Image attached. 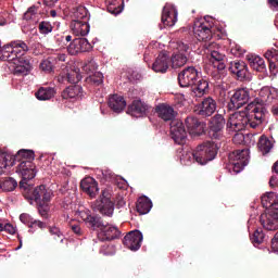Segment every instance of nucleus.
Listing matches in <instances>:
<instances>
[{"label": "nucleus", "instance_id": "obj_45", "mask_svg": "<svg viewBox=\"0 0 278 278\" xmlns=\"http://www.w3.org/2000/svg\"><path fill=\"white\" fill-rule=\"evenodd\" d=\"M17 185L18 182L15 178H4V180H2V191H14Z\"/></svg>", "mask_w": 278, "mask_h": 278}, {"label": "nucleus", "instance_id": "obj_30", "mask_svg": "<svg viewBox=\"0 0 278 278\" xmlns=\"http://www.w3.org/2000/svg\"><path fill=\"white\" fill-rule=\"evenodd\" d=\"M208 80L202 78L201 73L199 72V78L195 80V85L192 90L193 97L201 98L204 96V93H206V91H208Z\"/></svg>", "mask_w": 278, "mask_h": 278}, {"label": "nucleus", "instance_id": "obj_11", "mask_svg": "<svg viewBox=\"0 0 278 278\" xmlns=\"http://www.w3.org/2000/svg\"><path fill=\"white\" fill-rule=\"evenodd\" d=\"M260 224L266 231H278V208H269L262 213Z\"/></svg>", "mask_w": 278, "mask_h": 278}, {"label": "nucleus", "instance_id": "obj_15", "mask_svg": "<svg viewBox=\"0 0 278 278\" xmlns=\"http://www.w3.org/2000/svg\"><path fill=\"white\" fill-rule=\"evenodd\" d=\"M177 49L178 52H175L172 59H169L172 67L174 70H178V67H184V65L188 63L187 51H189L190 46L188 45V42H184L182 40H180L179 42H177Z\"/></svg>", "mask_w": 278, "mask_h": 278}, {"label": "nucleus", "instance_id": "obj_21", "mask_svg": "<svg viewBox=\"0 0 278 278\" xmlns=\"http://www.w3.org/2000/svg\"><path fill=\"white\" fill-rule=\"evenodd\" d=\"M185 125L191 136H201L204 134L206 128V123L199 121L197 116H187L185 119Z\"/></svg>", "mask_w": 278, "mask_h": 278}, {"label": "nucleus", "instance_id": "obj_27", "mask_svg": "<svg viewBox=\"0 0 278 278\" xmlns=\"http://www.w3.org/2000/svg\"><path fill=\"white\" fill-rule=\"evenodd\" d=\"M210 62L212 63L213 67H216L219 74H225V70L227 67V59L225 54H220V52L213 50V52H211Z\"/></svg>", "mask_w": 278, "mask_h": 278}, {"label": "nucleus", "instance_id": "obj_3", "mask_svg": "<svg viewBox=\"0 0 278 278\" xmlns=\"http://www.w3.org/2000/svg\"><path fill=\"white\" fill-rule=\"evenodd\" d=\"M80 78H81V76H80L79 72H77L76 70H71V71L67 70L66 72H62L58 76L59 83H71L72 84L68 87H66L65 89H63L62 98H64V99L83 98L84 89H83L81 85L77 84V83H79Z\"/></svg>", "mask_w": 278, "mask_h": 278}, {"label": "nucleus", "instance_id": "obj_16", "mask_svg": "<svg viewBox=\"0 0 278 278\" xmlns=\"http://www.w3.org/2000/svg\"><path fill=\"white\" fill-rule=\"evenodd\" d=\"M226 121L222 114H216L211 118L208 136L213 140H220L224 136Z\"/></svg>", "mask_w": 278, "mask_h": 278}, {"label": "nucleus", "instance_id": "obj_41", "mask_svg": "<svg viewBox=\"0 0 278 278\" xmlns=\"http://www.w3.org/2000/svg\"><path fill=\"white\" fill-rule=\"evenodd\" d=\"M54 66H55V56H49L48 59H46V61H42L40 63V70L48 73L53 72Z\"/></svg>", "mask_w": 278, "mask_h": 278}, {"label": "nucleus", "instance_id": "obj_12", "mask_svg": "<svg viewBox=\"0 0 278 278\" xmlns=\"http://www.w3.org/2000/svg\"><path fill=\"white\" fill-rule=\"evenodd\" d=\"M251 96L249 89L244 87L236 89L230 96V102L228 103L229 110H240L243 105H247Z\"/></svg>", "mask_w": 278, "mask_h": 278}, {"label": "nucleus", "instance_id": "obj_42", "mask_svg": "<svg viewBox=\"0 0 278 278\" xmlns=\"http://www.w3.org/2000/svg\"><path fill=\"white\" fill-rule=\"evenodd\" d=\"M265 59H267L269 67H276L278 63V50H267L265 52Z\"/></svg>", "mask_w": 278, "mask_h": 278}, {"label": "nucleus", "instance_id": "obj_63", "mask_svg": "<svg viewBox=\"0 0 278 278\" xmlns=\"http://www.w3.org/2000/svg\"><path fill=\"white\" fill-rule=\"evenodd\" d=\"M7 21L3 16V14H0V25H5Z\"/></svg>", "mask_w": 278, "mask_h": 278}, {"label": "nucleus", "instance_id": "obj_24", "mask_svg": "<svg viewBox=\"0 0 278 278\" xmlns=\"http://www.w3.org/2000/svg\"><path fill=\"white\" fill-rule=\"evenodd\" d=\"M229 72L236 74L238 80H245L249 74V67L244 61H231Z\"/></svg>", "mask_w": 278, "mask_h": 278}, {"label": "nucleus", "instance_id": "obj_29", "mask_svg": "<svg viewBox=\"0 0 278 278\" xmlns=\"http://www.w3.org/2000/svg\"><path fill=\"white\" fill-rule=\"evenodd\" d=\"M80 189L90 195V198H96L97 193L99 192L98 182L92 177L84 178L80 181Z\"/></svg>", "mask_w": 278, "mask_h": 278}, {"label": "nucleus", "instance_id": "obj_59", "mask_svg": "<svg viewBox=\"0 0 278 278\" xmlns=\"http://www.w3.org/2000/svg\"><path fill=\"white\" fill-rule=\"evenodd\" d=\"M103 176L106 180H111L114 174H112V172H103Z\"/></svg>", "mask_w": 278, "mask_h": 278}, {"label": "nucleus", "instance_id": "obj_34", "mask_svg": "<svg viewBox=\"0 0 278 278\" xmlns=\"http://www.w3.org/2000/svg\"><path fill=\"white\" fill-rule=\"evenodd\" d=\"M249 65L252 67V70H255L256 72H265L266 70V63L264 59L261 56H256L255 54H251L248 56Z\"/></svg>", "mask_w": 278, "mask_h": 278}, {"label": "nucleus", "instance_id": "obj_61", "mask_svg": "<svg viewBox=\"0 0 278 278\" xmlns=\"http://www.w3.org/2000/svg\"><path fill=\"white\" fill-rule=\"evenodd\" d=\"M59 0H45L46 5L52 7L55 5V3H58Z\"/></svg>", "mask_w": 278, "mask_h": 278}, {"label": "nucleus", "instance_id": "obj_52", "mask_svg": "<svg viewBox=\"0 0 278 278\" xmlns=\"http://www.w3.org/2000/svg\"><path fill=\"white\" fill-rule=\"evenodd\" d=\"M231 53H233L235 56H243V53H245V50H243L240 45H236V47H232Z\"/></svg>", "mask_w": 278, "mask_h": 278}, {"label": "nucleus", "instance_id": "obj_44", "mask_svg": "<svg viewBox=\"0 0 278 278\" xmlns=\"http://www.w3.org/2000/svg\"><path fill=\"white\" fill-rule=\"evenodd\" d=\"M123 3H124V0H121V3H117L116 4V1H109V4H108V12H110V14H114V15H117V14H121V12H123Z\"/></svg>", "mask_w": 278, "mask_h": 278}, {"label": "nucleus", "instance_id": "obj_26", "mask_svg": "<svg viewBox=\"0 0 278 278\" xmlns=\"http://www.w3.org/2000/svg\"><path fill=\"white\" fill-rule=\"evenodd\" d=\"M170 56L166 54V52H160L159 56L152 64V70L154 72H160L161 74H165L169 70Z\"/></svg>", "mask_w": 278, "mask_h": 278}, {"label": "nucleus", "instance_id": "obj_13", "mask_svg": "<svg viewBox=\"0 0 278 278\" xmlns=\"http://www.w3.org/2000/svg\"><path fill=\"white\" fill-rule=\"evenodd\" d=\"M96 208L102 215L112 216L115 211V203L111 199V193L108 189H104L100 195V199L96 202Z\"/></svg>", "mask_w": 278, "mask_h": 278}, {"label": "nucleus", "instance_id": "obj_58", "mask_svg": "<svg viewBox=\"0 0 278 278\" xmlns=\"http://www.w3.org/2000/svg\"><path fill=\"white\" fill-rule=\"evenodd\" d=\"M271 113L274 114V116H278V102H275V104H273Z\"/></svg>", "mask_w": 278, "mask_h": 278}, {"label": "nucleus", "instance_id": "obj_38", "mask_svg": "<svg viewBox=\"0 0 278 278\" xmlns=\"http://www.w3.org/2000/svg\"><path fill=\"white\" fill-rule=\"evenodd\" d=\"M12 157L5 151H0V174H4L8 167L12 166Z\"/></svg>", "mask_w": 278, "mask_h": 278}, {"label": "nucleus", "instance_id": "obj_31", "mask_svg": "<svg viewBox=\"0 0 278 278\" xmlns=\"http://www.w3.org/2000/svg\"><path fill=\"white\" fill-rule=\"evenodd\" d=\"M262 204L265 207V211L269 208H278V193L270 191L269 193H265L262 195Z\"/></svg>", "mask_w": 278, "mask_h": 278}, {"label": "nucleus", "instance_id": "obj_56", "mask_svg": "<svg viewBox=\"0 0 278 278\" xmlns=\"http://www.w3.org/2000/svg\"><path fill=\"white\" fill-rule=\"evenodd\" d=\"M5 231H8L9 233H15L16 229L15 227H13V225L7 224L4 227Z\"/></svg>", "mask_w": 278, "mask_h": 278}, {"label": "nucleus", "instance_id": "obj_23", "mask_svg": "<svg viewBox=\"0 0 278 278\" xmlns=\"http://www.w3.org/2000/svg\"><path fill=\"white\" fill-rule=\"evenodd\" d=\"M143 236L141 231H129L123 240V244L130 249V251H138L141 247Z\"/></svg>", "mask_w": 278, "mask_h": 278}, {"label": "nucleus", "instance_id": "obj_53", "mask_svg": "<svg viewBox=\"0 0 278 278\" xmlns=\"http://www.w3.org/2000/svg\"><path fill=\"white\" fill-rule=\"evenodd\" d=\"M39 227V229H46L47 225L46 223H42L41 219H34L33 217V228Z\"/></svg>", "mask_w": 278, "mask_h": 278}, {"label": "nucleus", "instance_id": "obj_62", "mask_svg": "<svg viewBox=\"0 0 278 278\" xmlns=\"http://www.w3.org/2000/svg\"><path fill=\"white\" fill-rule=\"evenodd\" d=\"M273 172H275L276 174H278V161H276V163H274V165H273Z\"/></svg>", "mask_w": 278, "mask_h": 278}, {"label": "nucleus", "instance_id": "obj_8", "mask_svg": "<svg viewBox=\"0 0 278 278\" xmlns=\"http://www.w3.org/2000/svg\"><path fill=\"white\" fill-rule=\"evenodd\" d=\"M97 231L98 238L101 242H106L111 240H116L121 238L122 232L118 227H114L113 225H109L103 222V217L101 215H97Z\"/></svg>", "mask_w": 278, "mask_h": 278}, {"label": "nucleus", "instance_id": "obj_64", "mask_svg": "<svg viewBox=\"0 0 278 278\" xmlns=\"http://www.w3.org/2000/svg\"><path fill=\"white\" fill-rule=\"evenodd\" d=\"M50 16H52L53 18H55V16H58L56 10H50Z\"/></svg>", "mask_w": 278, "mask_h": 278}, {"label": "nucleus", "instance_id": "obj_54", "mask_svg": "<svg viewBox=\"0 0 278 278\" xmlns=\"http://www.w3.org/2000/svg\"><path fill=\"white\" fill-rule=\"evenodd\" d=\"M271 249L275 252H278V231L275 233L274 238L271 239Z\"/></svg>", "mask_w": 278, "mask_h": 278}, {"label": "nucleus", "instance_id": "obj_28", "mask_svg": "<svg viewBox=\"0 0 278 278\" xmlns=\"http://www.w3.org/2000/svg\"><path fill=\"white\" fill-rule=\"evenodd\" d=\"M127 102L124 96H119L118 93H113L109 98V108L116 114H121L125 110Z\"/></svg>", "mask_w": 278, "mask_h": 278}, {"label": "nucleus", "instance_id": "obj_4", "mask_svg": "<svg viewBox=\"0 0 278 278\" xmlns=\"http://www.w3.org/2000/svg\"><path fill=\"white\" fill-rule=\"evenodd\" d=\"M52 195V189L46 187V185H39L31 191L30 200H35L37 208L42 218H48L49 202H51Z\"/></svg>", "mask_w": 278, "mask_h": 278}, {"label": "nucleus", "instance_id": "obj_6", "mask_svg": "<svg viewBox=\"0 0 278 278\" xmlns=\"http://www.w3.org/2000/svg\"><path fill=\"white\" fill-rule=\"evenodd\" d=\"M17 174H21L22 180L20 181V189H24L29 193V198L31 199L34 189L28 185V180H33L36 178V165H34V159H28L27 161H23L20 163L16 169Z\"/></svg>", "mask_w": 278, "mask_h": 278}, {"label": "nucleus", "instance_id": "obj_19", "mask_svg": "<svg viewBox=\"0 0 278 278\" xmlns=\"http://www.w3.org/2000/svg\"><path fill=\"white\" fill-rule=\"evenodd\" d=\"M170 135L177 144H185L188 134L184 127V123H181V121H177V116L173 119Z\"/></svg>", "mask_w": 278, "mask_h": 278}, {"label": "nucleus", "instance_id": "obj_47", "mask_svg": "<svg viewBox=\"0 0 278 278\" xmlns=\"http://www.w3.org/2000/svg\"><path fill=\"white\" fill-rule=\"evenodd\" d=\"M49 232L53 236L54 240L60 239L63 242L64 236L59 227H50Z\"/></svg>", "mask_w": 278, "mask_h": 278}, {"label": "nucleus", "instance_id": "obj_32", "mask_svg": "<svg viewBox=\"0 0 278 278\" xmlns=\"http://www.w3.org/2000/svg\"><path fill=\"white\" fill-rule=\"evenodd\" d=\"M152 206H153V202L147 195H141L140 198H138V200L136 202V210L141 215L149 213V211H151Z\"/></svg>", "mask_w": 278, "mask_h": 278}, {"label": "nucleus", "instance_id": "obj_36", "mask_svg": "<svg viewBox=\"0 0 278 278\" xmlns=\"http://www.w3.org/2000/svg\"><path fill=\"white\" fill-rule=\"evenodd\" d=\"M257 147L260 151H262V153L265 155L266 153H269V151H271L274 142L273 140H270V138H267V136H261L257 142Z\"/></svg>", "mask_w": 278, "mask_h": 278}, {"label": "nucleus", "instance_id": "obj_5", "mask_svg": "<svg viewBox=\"0 0 278 278\" xmlns=\"http://www.w3.org/2000/svg\"><path fill=\"white\" fill-rule=\"evenodd\" d=\"M74 20L72 22V30L76 36H87L90 31V25L88 23L89 13L84 5H77L73 8Z\"/></svg>", "mask_w": 278, "mask_h": 278}, {"label": "nucleus", "instance_id": "obj_57", "mask_svg": "<svg viewBox=\"0 0 278 278\" xmlns=\"http://www.w3.org/2000/svg\"><path fill=\"white\" fill-rule=\"evenodd\" d=\"M65 54H54V64L56 61H65Z\"/></svg>", "mask_w": 278, "mask_h": 278}, {"label": "nucleus", "instance_id": "obj_35", "mask_svg": "<svg viewBox=\"0 0 278 278\" xmlns=\"http://www.w3.org/2000/svg\"><path fill=\"white\" fill-rule=\"evenodd\" d=\"M35 159V151L33 149H20L13 156V162H25V160Z\"/></svg>", "mask_w": 278, "mask_h": 278}, {"label": "nucleus", "instance_id": "obj_46", "mask_svg": "<svg viewBox=\"0 0 278 278\" xmlns=\"http://www.w3.org/2000/svg\"><path fill=\"white\" fill-rule=\"evenodd\" d=\"M38 27L41 34H50V31H52L53 29V26L51 25V23H49V21H41Z\"/></svg>", "mask_w": 278, "mask_h": 278}, {"label": "nucleus", "instance_id": "obj_43", "mask_svg": "<svg viewBox=\"0 0 278 278\" xmlns=\"http://www.w3.org/2000/svg\"><path fill=\"white\" fill-rule=\"evenodd\" d=\"M250 240L253 244H262L265 240V233L263 229H255L252 236H250Z\"/></svg>", "mask_w": 278, "mask_h": 278}, {"label": "nucleus", "instance_id": "obj_17", "mask_svg": "<svg viewBox=\"0 0 278 278\" xmlns=\"http://www.w3.org/2000/svg\"><path fill=\"white\" fill-rule=\"evenodd\" d=\"M155 113L165 123H170V127L173 125L174 118L177 116V112H175L174 106L172 104H167V102H161V104H156Z\"/></svg>", "mask_w": 278, "mask_h": 278}, {"label": "nucleus", "instance_id": "obj_7", "mask_svg": "<svg viewBox=\"0 0 278 278\" xmlns=\"http://www.w3.org/2000/svg\"><path fill=\"white\" fill-rule=\"evenodd\" d=\"M217 155V144L215 142H203L192 152V156L199 164H207Z\"/></svg>", "mask_w": 278, "mask_h": 278}, {"label": "nucleus", "instance_id": "obj_20", "mask_svg": "<svg viewBox=\"0 0 278 278\" xmlns=\"http://www.w3.org/2000/svg\"><path fill=\"white\" fill-rule=\"evenodd\" d=\"M92 49L91 42H89L88 38H74L72 42L67 46V51L72 56H76L80 51H90Z\"/></svg>", "mask_w": 278, "mask_h": 278}, {"label": "nucleus", "instance_id": "obj_51", "mask_svg": "<svg viewBox=\"0 0 278 278\" xmlns=\"http://www.w3.org/2000/svg\"><path fill=\"white\" fill-rule=\"evenodd\" d=\"M72 231L76 235V236H83L84 231L79 225V223H75V224H71L70 225Z\"/></svg>", "mask_w": 278, "mask_h": 278}, {"label": "nucleus", "instance_id": "obj_1", "mask_svg": "<svg viewBox=\"0 0 278 278\" xmlns=\"http://www.w3.org/2000/svg\"><path fill=\"white\" fill-rule=\"evenodd\" d=\"M270 93L269 89H263L261 91L262 98H254L252 102L247 104V112H235V114H231L227 122V128L232 131H242L248 126L256 129L265 118L267 112L265 102H267Z\"/></svg>", "mask_w": 278, "mask_h": 278}, {"label": "nucleus", "instance_id": "obj_14", "mask_svg": "<svg viewBox=\"0 0 278 278\" xmlns=\"http://www.w3.org/2000/svg\"><path fill=\"white\" fill-rule=\"evenodd\" d=\"M214 30L213 23H210V21H195L193 25V34L198 40H204L207 42V40L212 39Z\"/></svg>", "mask_w": 278, "mask_h": 278}, {"label": "nucleus", "instance_id": "obj_37", "mask_svg": "<svg viewBox=\"0 0 278 278\" xmlns=\"http://www.w3.org/2000/svg\"><path fill=\"white\" fill-rule=\"evenodd\" d=\"M55 93V89L53 87H40L38 91H36V98L38 100H50V98H53Z\"/></svg>", "mask_w": 278, "mask_h": 278}, {"label": "nucleus", "instance_id": "obj_55", "mask_svg": "<svg viewBox=\"0 0 278 278\" xmlns=\"http://www.w3.org/2000/svg\"><path fill=\"white\" fill-rule=\"evenodd\" d=\"M269 8L278 12V0H267Z\"/></svg>", "mask_w": 278, "mask_h": 278}, {"label": "nucleus", "instance_id": "obj_50", "mask_svg": "<svg viewBox=\"0 0 278 278\" xmlns=\"http://www.w3.org/2000/svg\"><path fill=\"white\" fill-rule=\"evenodd\" d=\"M244 140H245L244 134H241L240 131H237V134H235V136L232 137V141L236 144H242Z\"/></svg>", "mask_w": 278, "mask_h": 278}, {"label": "nucleus", "instance_id": "obj_25", "mask_svg": "<svg viewBox=\"0 0 278 278\" xmlns=\"http://www.w3.org/2000/svg\"><path fill=\"white\" fill-rule=\"evenodd\" d=\"M78 215L89 229L98 231V215H92L90 208H80Z\"/></svg>", "mask_w": 278, "mask_h": 278}, {"label": "nucleus", "instance_id": "obj_18", "mask_svg": "<svg viewBox=\"0 0 278 278\" xmlns=\"http://www.w3.org/2000/svg\"><path fill=\"white\" fill-rule=\"evenodd\" d=\"M217 110V102L214 98L208 96L207 98H204L202 102L198 105L197 113L199 116H202V118H207L210 116H213Z\"/></svg>", "mask_w": 278, "mask_h": 278}, {"label": "nucleus", "instance_id": "obj_40", "mask_svg": "<svg viewBox=\"0 0 278 278\" xmlns=\"http://www.w3.org/2000/svg\"><path fill=\"white\" fill-rule=\"evenodd\" d=\"M39 16V8L37 5H31L24 14L25 21H37Z\"/></svg>", "mask_w": 278, "mask_h": 278}, {"label": "nucleus", "instance_id": "obj_22", "mask_svg": "<svg viewBox=\"0 0 278 278\" xmlns=\"http://www.w3.org/2000/svg\"><path fill=\"white\" fill-rule=\"evenodd\" d=\"M149 112V104L140 99L132 100L131 104H128L127 114L135 118H142L147 116Z\"/></svg>", "mask_w": 278, "mask_h": 278}, {"label": "nucleus", "instance_id": "obj_2", "mask_svg": "<svg viewBox=\"0 0 278 278\" xmlns=\"http://www.w3.org/2000/svg\"><path fill=\"white\" fill-rule=\"evenodd\" d=\"M26 51H29V47L25 40H12L3 46L0 59L15 65L13 70L15 76H27L31 70L29 61L25 59Z\"/></svg>", "mask_w": 278, "mask_h": 278}, {"label": "nucleus", "instance_id": "obj_39", "mask_svg": "<svg viewBox=\"0 0 278 278\" xmlns=\"http://www.w3.org/2000/svg\"><path fill=\"white\" fill-rule=\"evenodd\" d=\"M103 78H104L103 74L94 70V74H90V76L86 78V81L89 83L90 85L99 86L103 84Z\"/></svg>", "mask_w": 278, "mask_h": 278}, {"label": "nucleus", "instance_id": "obj_10", "mask_svg": "<svg viewBox=\"0 0 278 278\" xmlns=\"http://www.w3.org/2000/svg\"><path fill=\"white\" fill-rule=\"evenodd\" d=\"M199 80V70L193 66L185 67L178 74V83L180 87H191V96L193 94V89Z\"/></svg>", "mask_w": 278, "mask_h": 278}, {"label": "nucleus", "instance_id": "obj_48", "mask_svg": "<svg viewBox=\"0 0 278 278\" xmlns=\"http://www.w3.org/2000/svg\"><path fill=\"white\" fill-rule=\"evenodd\" d=\"M20 220L24 223V225L33 228V217L29 215V213H21Z\"/></svg>", "mask_w": 278, "mask_h": 278}, {"label": "nucleus", "instance_id": "obj_9", "mask_svg": "<svg viewBox=\"0 0 278 278\" xmlns=\"http://www.w3.org/2000/svg\"><path fill=\"white\" fill-rule=\"evenodd\" d=\"M229 163L232 165L233 172L240 174L249 162V149H237L228 154Z\"/></svg>", "mask_w": 278, "mask_h": 278}, {"label": "nucleus", "instance_id": "obj_49", "mask_svg": "<svg viewBox=\"0 0 278 278\" xmlns=\"http://www.w3.org/2000/svg\"><path fill=\"white\" fill-rule=\"evenodd\" d=\"M85 72L87 73H93L96 72V70H98V65L94 63V61H89L88 63H86V65L84 66Z\"/></svg>", "mask_w": 278, "mask_h": 278}, {"label": "nucleus", "instance_id": "obj_33", "mask_svg": "<svg viewBox=\"0 0 278 278\" xmlns=\"http://www.w3.org/2000/svg\"><path fill=\"white\" fill-rule=\"evenodd\" d=\"M161 21L164 25L173 27L177 23V12L176 10H170L169 8H163Z\"/></svg>", "mask_w": 278, "mask_h": 278}, {"label": "nucleus", "instance_id": "obj_60", "mask_svg": "<svg viewBox=\"0 0 278 278\" xmlns=\"http://www.w3.org/2000/svg\"><path fill=\"white\" fill-rule=\"evenodd\" d=\"M278 180L276 178V176H271V178L269 179V185L270 187H275L277 185Z\"/></svg>", "mask_w": 278, "mask_h": 278}]
</instances>
